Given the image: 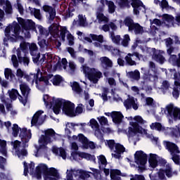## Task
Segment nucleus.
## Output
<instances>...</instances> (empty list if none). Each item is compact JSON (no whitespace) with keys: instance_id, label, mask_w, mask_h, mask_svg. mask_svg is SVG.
Wrapping results in <instances>:
<instances>
[{"instance_id":"nucleus-1","label":"nucleus","mask_w":180,"mask_h":180,"mask_svg":"<svg viewBox=\"0 0 180 180\" xmlns=\"http://www.w3.org/2000/svg\"><path fill=\"white\" fill-rule=\"evenodd\" d=\"M146 123L147 122L140 115H136L134 118L131 117L127 135L128 137H134L136 134H143V136H146L148 139H150L152 143L157 144L158 143V138L148 134V130L141 127L146 124Z\"/></svg>"},{"instance_id":"nucleus-2","label":"nucleus","mask_w":180,"mask_h":180,"mask_svg":"<svg viewBox=\"0 0 180 180\" xmlns=\"http://www.w3.org/2000/svg\"><path fill=\"white\" fill-rule=\"evenodd\" d=\"M4 126L6 127L8 132L12 134L13 137H18V134H19V131H20L19 136L22 143H29V140L32 139V131H30V129L26 128L20 129L19 125L17 124H13L12 126V123L10 121L5 122Z\"/></svg>"},{"instance_id":"nucleus-3","label":"nucleus","mask_w":180,"mask_h":180,"mask_svg":"<svg viewBox=\"0 0 180 180\" xmlns=\"http://www.w3.org/2000/svg\"><path fill=\"white\" fill-rule=\"evenodd\" d=\"M61 106H63V113L70 117H75V104L69 101L61 98H57L56 101V106L53 107V112L56 115H58L61 112Z\"/></svg>"},{"instance_id":"nucleus-4","label":"nucleus","mask_w":180,"mask_h":180,"mask_svg":"<svg viewBox=\"0 0 180 180\" xmlns=\"http://www.w3.org/2000/svg\"><path fill=\"white\" fill-rule=\"evenodd\" d=\"M90 37H91L92 40L95 42L93 43L94 47L97 49H101V51H109L113 56H117V54H120V51L112 45L103 44L105 41V38L103 35L100 34L97 35L95 34H90Z\"/></svg>"},{"instance_id":"nucleus-5","label":"nucleus","mask_w":180,"mask_h":180,"mask_svg":"<svg viewBox=\"0 0 180 180\" xmlns=\"http://www.w3.org/2000/svg\"><path fill=\"white\" fill-rule=\"evenodd\" d=\"M20 89L22 92V95L24 96V98L19 94V92L18 90L15 89H12L11 90L8 91V94L9 95V97L13 100L15 101V99L18 96V99L21 103L24 106L26 105V103H27V96H29V94H30V88H29V86L26 84V83H21L20 84Z\"/></svg>"},{"instance_id":"nucleus-6","label":"nucleus","mask_w":180,"mask_h":180,"mask_svg":"<svg viewBox=\"0 0 180 180\" xmlns=\"http://www.w3.org/2000/svg\"><path fill=\"white\" fill-rule=\"evenodd\" d=\"M81 68L83 74H84L85 77H86L92 84H98V82H99V79H101V78H103L102 72L96 68H89L86 65H83Z\"/></svg>"},{"instance_id":"nucleus-7","label":"nucleus","mask_w":180,"mask_h":180,"mask_svg":"<svg viewBox=\"0 0 180 180\" xmlns=\"http://www.w3.org/2000/svg\"><path fill=\"white\" fill-rule=\"evenodd\" d=\"M6 37L11 41H16L18 39H22L20 34V25L16 21L7 26L4 31Z\"/></svg>"},{"instance_id":"nucleus-8","label":"nucleus","mask_w":180,"mask_h":180,"mask_svg":"<svg viewBox=\"0 0 180 180\" xmlns=\"http://www.w3.org/2000/svg\"><path fill=\"white\" fill-rule=\"evenodd\" d=\"M116 2L120 8H125V6H129L131 4L135 15L140 13L139 11L141 8H143V11H146V6L140 0H116Z\"/></svg>"},{"instance_id":"nucleus-9","label":"nucleus","mask_w":180,"mask_h":180,"mask_svg":"<svg viewBox=\"0 0 180 180\" xmlns=\"http://www.w3.org/2000/svg\"><path fill=\"white\" fill-rule=\"evenodd\" d=\"M45 135H41L39 139V146H44L56 140V136H58L53 129H48L44 131Z\"/></svg>"},{"instance_id":"nucleus-10","label":"nucleus","mask_w":180,"mask_h":180,"mask_svg":"<svg viewBox=\"0 0 180 180\" xmlns=\"http://www.w3.org/2000/svg\"><path fill=\"white\" fill-rule=\"evenodd\" d=\"M163 144L166 148V150H168L169 153H170L172 155V159L175 162V164H179V155L176 154L180 153L179 148L176 144L169 142L168 141H165L163 142Z\"/></svg>"},{"instance_id":"nucleus-11","label":"nucleus","mask_w":180,"mask_h":180,"mask_svg":"<svg viewBox=\"0 0 180 180\" xmlns=\"http://www.w3.org/2000/svg\"><path fill=\"white\" fill-rule=\"evenodd\" d=\"M39 85H44V86L47 85H51L50 82L54 85H60L61 81H63V77L60 75L53 76L52 75H49L47 76H43L39 78Z\"/></svg>"},{"instance_id":"nucleus-12","label":"nucleus","mask_w":180,"mask_h":180,"mask_svg":"<svg viewBox=\"0 0 180 180\" xmlns=\"http://www.w3.org/2000/svg\"><path fill=\"white\" fill-rule=\"evenodd\" d=\"M11 146H13V148L15 149V154L20 160H23V158L27 155V150L25 149V146L22 142L19 141H12Z\"/></svg>"},{"instance_id":"nucleus-13","label":"nucleus","mask_w":180,"mask_h":180,"mask_svg":"<svg viewBox=\"0 0 180 180\" xmlns=\"http://www.w3.org/2000/svg\"><path fill=\"white\" fill-rule=\"evenodd\" d=\"M18 22L21 25L23 33H25V31L27 32V36L30 34L29 33L30 30H34L36 27V24L32 20L25 21L22 18H18Z\"/></svg>"},{"instance_id":"nucleus-14","label":"nucleus","mask_w":180,"mask_h":180,"mask_svg":"<svg viewBox=\"0 0 180 180\" xmlns=\"http://www.w3.org/2000/svg\"><path fill=\"white\" fill-rule=\"evenodd\" d=\"M60 37L62 40V41H65V37L68 41V44L69 46H74L75 44V37L74 35L71 34V32H70V31H68V29L67 28V27H60Z\"/></svg>"},{"instance_id":"nucleus-15","label":"nucleus","mask_w":180,"mask_h":180,"mask_svg":"<svg viewBox=\"0 0 180 180\" xmlns=\"http://www.w3.org/2000/svg\"><path fill=\"white\" fill-rule=\"evenodd\" d=\"M49 174V168L47 165L44 164H39L35 169L34 173L33 174V178L37 179H41V174L44 175V179L47 180V175Z\"/></svg>"},{"instance_id":"nucleus-16","label":"nucleus","mask_w":180,"mask_h":180,"mask_svg":"<svg viewBox=\"0 0 180 180\" xmlns=\"http://www.w3.org/2000/svg\"><path fill=\"white\" fill-rule=\"evenodd\" d=\"M134 161L139 168L144 167L147 164V154L144 153L143 150L136 151L134 154Z\"/></svg>"},{"instance_id":"nucleus-17","label":"nucleus","mask_w":180,"mask_h":180,"mask_svg":"<svg viewBox=\"0 0 180 180\" xmlns=\"http://www.w3.org/2000/svg\"><path fill=\"white\" fill-rule=\"evenodd\" d=\"M165 110L170 117L173 118L174 120H180V109L175 107L174 104L170 103L167 105Z\"/></svg>"},{"instance_id":"nucleus-18","label":"nucleus","mask_w":180,"mask_h":180,"mask_svg":"<svg viewBox=\"0 0 180 180\" xmlns=\"http://www.w3.org/2000/svg\"><path fill=\"white\" fill-rule=\"evenodd\" d=\"M167 178H171L173 175L174 176H176L178 175V171L174 170V172L172 171V168L171 167L168 166L167 167L166 169H160L158 172V178L160 180H167Z\"/></svg>"},{"instance_id":"nucleus-19","label":"nucleus","mask_w":180,"mask_h":180,"mask_svg":"<svg viewBox=\"0 0 180 180\" xmlns=\"http://www.w3.org/2000/svg\"><path fill=\"white\" fill-rule=\"evenodd\" d=\"M44 111L39 110L32 117L31 124L32 126H40L44 123L46 120L45 116L43 115Z\"/></svg>"},{"instance_id":"nucleus-20","label":"nucleus","mask_w":180,"mask_h":180,"mask_svg":"<svg viewBox=\"0 0 180 180\" xmlns=\"http://www.w3.org/2000/svg\"><path fill=\"white\" fill-rule=\"evenodd\" d=\"M142 56L139 52H134L132 53H127V55L125 56L124 60L125 63L128 65H137V62H136V60H140Z\"/></svg>"},{"instance_id":"nucleus-21","label":"nucleus","mask_w":180,"mask_h":180,"mask_svg":"<svg viewBox=\"0 0 180 180\" xmlns=\"http://www.w3.org/2000/svg\"><path fill=\"white\" fill-rule=\"evenodd\" d=\"M124 153H127L126 148L120 143H116L115 145V150L111 155L112 158H115V160H120V158H122V154Z\"/></svg>"},{"instance_id":"nucleus-22","label":"nucleus","mask_w":180,"mask_h":180,"mask_svg":"<svg viewBox=\"0 0 180 180\" xmlns=\"http://www.w3.org/2000/svg\"><path fill=\"white\" fill-rule=\"evenodd\" d=\"M42 9L44 12H46L49 14L48 20L49 22L51 23V22H53V20H54V19L56 18V8L49 5H44L42 6Z\"/></svg>"},{"instance_id":"nucleus-23","label":"nucleus","mask_w":180,"mask_h":180,"mask_svg":"<svg viewBox=\"0 0 180 180\" xmlns=\"http://www.w3.org/2000/svg\"><path fill=\"white\" fill-rule=\"evenodd\" d=\"M124 105L126 109H130V108H133L134 110H137V109H139L137 98H134V97H129V98L124 101Z\"/></svg>"},{"instance_id":"nucleus-24","label":"nucleus","mask_w":180,"mask_h":180,"mask_svg":"<svg viewBox=\"0 0 180 180\" xmlns=\"http://www.w3.org/2000/svg\"><path fill=\"white\" fill-rule=\"evenodd\" d=\"M162 18V26L165 27H172L174 26V18L168 14H163Z\"/></svg>"},{"instance_id":"nucleus-25","label":"nucleus","mask_w":180,"mask_h":180,"mask_svg":"<svg viewBox=\"0 0 180 180\" xmlns=\"http://www.w3.org/2000/svg\"><path fill=\"white\" fill-rule=\"evenodd\" d=\"M159 160L160 157H158L157 154L150 153L148 158L149 168H150V169L157 168V167H158Z\"/></svg>"},{"instance_id":"nucleus-26","label":"nucleus","mask_w":180,"mask_h":180,"mask_svg":"<svg viewBox=\"0 0 180 180\" xmlns=\"http://www.w3.org/2000/svg\"><path fill=\"white\" fill-rule=\"evenodd\" d=\"M100 64L103 68L108 70L113 67V61L107 56H102L99 58Z\"/></svg>"},{"instance_id":"nucleus-27","label":"nucleus","mask_w":180,"mask_h":180,"mask_svg":"<svg viewBox=\"0 0 180 180\" xmlns=\"http://www.w3.org/2000/svg\"><path fill=\"white\" fill-rule=\"evenodd\" d=\"M47 180H58L60 179V174L57 169L51 167L48 169Z\"/></svg>"},{"instance_id":"nucleus-28","label":"nucleus","mask_w":180,"mask_h":180,"mask_svg":"<svg viewBox=\"0 0 180 180\" xmlns=\"http://www.w3.org/2000/svg\"><path fill=\"white\" fill-rule=\"evenodd\" d=\"M129 32L134 33L135 34H143L144 33V27L139 23L134 22L132 26L129 28Z\"/></svg>"},{"instance_id":"nucleus-29","label":"nucleus","mask_w":180,"mask_h":180,"mask_svg":"<svg viewBox=\"0 0 180 180\" xmlns=\"http://www.w3.org/2000/svg\"><path fill=\"white\" fill-rule=\"evenodd\" d=\"M96 16L99 23H101V22H105V23H108V22H109V18L105 16V15L103 14V8L102 7H100L97 9Z\"/></svg>"},{"instance_id":"nucleus-30","label":"nucleus","mask_w":180,"mask_h":180,"mask_svg":"<svg viewBox=\"0 0 180 180\" xmlns=\"http://www.w3.org/2000/svg\"><path fill=\"white\" fill-rule=\"evenodd\" d=\"M52 153L58 157H61L63 160H67V152L63 148L53 147Z\"/></svg>"},{"instance_id":"nucleus-31","label":"nucleus","mask_w":180,"mask_h":180,"mask_svg":"<svg viewBox=\"0 0 180 180\" xmlns=\"http://www.w3.org/2000/svg\"><path fill=\"white\" fill-rule=\"evenodd\" d=\"M23 164L25 176H27V172H30V174L33 176V174H34V162H31L27 165L26 162H24Z\"/></svg>"},{"instance_id":"nucleus-32","label":"nucleus","mask_w":180,"mask_h":180,"mask_svg":"<svg viewBox=\"0 0 180 180\" xmlns=\"http://www.w3.org/2000/svg\"><path fill=\"white\" fill-rule=\"evenodd\" d=\"M165 52L164 51H158L153 55V58L160 64H164L165 63V58L164 57Z\"/></svg>"},{"instance_id":"nucleus-33","label":"nucleus","mask_w":180,"mask_h":180,"mask_svg":"<svg viewBox=\"0 0 180 180\" xmlns=\"http://www.w3.org/2000/svg\"><path fill=\"white\" fill-rule=\"evenodd\" d=\"M160 91L164 94H167V92H171V89L172 87L171 86V83L168 80H163L160 82V87L159 88Z\"/></svg>"},{"instance_id":"nucleus-34","label":"nucleus","mask_w":180,"mask_h":180,"mask_svg":"<svg viewBox=\"0 0 180 180\" xmlns=\"http://www.w3.org/2000/svg\"><path fill=\"white\" fill-rule=\"evenodd\" d=\"M111 117L112 119V122L116 124H119L122 123V120H123V114L120 112L113 111L112 112Z\"/></svg>"},{"instance_id":"nucleus-35","label":"nucleus","mask_w":180,"mask_h":180,"mask_svg":"<svg viewBox=\"0 0 180 180\" xmlns=\"http://www.w3.org/2000/svg\"><path fill=\"white\" fill-rule=\"evenodd\" d=\"M56 101L57 99L49 97V95L44 96V102L46 106H49L50 108L53 106V110H54V106H56Z\"/></svg>"},{"instance_id":"nucleus-36","label":"nucleus","mask_w":180,"mask_h":180,"mask_svg":"<svg viewBox=\"0 0 180 180\" xmlns=\"http://www.w3.org/2000/svg\"><path fill=\"white\" fill-rule=\"evenodd\" d=\"M70 150H71V157L73 160H77V158L78 157V144L77 143L73 142L70 143Z\"/></svg>"},{"instance_id":"nucleus-37","label":"nucleus","mask_w":180,"mask_h":180,"mask_svg":"<svg viewBox=\"0 0 180 180\" xmlns=\"http://www.w3.org/2000/svg\"><path fill=\"white\" fill-rule=\"evenodd\" d=\"M111 180H122L120 176H123L122 172L119 169H113L110 172Z\"/></svg>"},{"instance_id":"nucleus-38","label":"nucleus","mask_w":180,"mask_h":180,"mask_svg":"<svg viewBox=\"0 0 180 180\" xmlns=\"http://www.w3.org/2000/svg\"><path fill=\"white\" fill-rule=\"evenodd\" d=\"M3 5H6V6H4V9L6 13H12L13 9L12 4H11V1L8 0H0V6H2Z\"/></svg>"},{"instance_id":"nucleus-39","label":"nucleus","mask_w":180,"mask_h":180,"mask_svg":"<svg viewBox=\"0 0 180 180\" xmlns=\"http://www.w3.org/2000/svg\"><path fill=\"white\" fill-rule=\"evenodd\" d=\"M127 77L134 81H139L140 79V71L139 70H135L134 71H131L127 72Z\"/></svg>"},{"instance_id":"nucleus-40","label":"nucleus","mask_w":180,"mask_h":180,"mask_svg":"<svg viewBox=\"0 0 180 180\" xmlns=\"http://www.w3.org/2000/svg\"><path fill=\"white\" fill-rule=\"evenodd\" d=\"M179 91H180V82L179 80H176L174 82V85L173 86L172 96L175 98V99H178L179 98Z\"/></svg>"},{"instance_id":"nucleus-41","label":"nucleus","mask_w":180,"mask_h":180,"mask_svg":"<svg viewBox=\"0 0 180 180\" xmlns=\"http://www.w3.org/2000/svg\"><path fill=\"white\" fill-rule=\"evenodd\" d=\"M58 27L59 26L57 24H52L49 27V33L50 34H51V36H53V37H56V36H58V33L60 32V29Z\"/></svg>"},{"instance_id":"nucleus-42","label":"nucleus","mask_w":180,"mask_h":180,"mask_svg":"<svg viewBox=\"0 0 180 180\" xmlns=\"http://www.w3.org/2000/svg\"><path fill=\"white\" fill-rule=\"evenodd\" d=\"M30 14L33 15L34 16V18H36V19H38V20H41V13H40V9H37L36 8H32V7H29L28 8Z\"/></svg>"},{"instance_id":"nucleus-43","label":"nucleus","mask_w":180,"mask_h":180,"mask_svg":"<svg viewBox=\"0 0 180 180\" xmlns=\"http://www.w3.org/2000/svg\"><path fill=\"white\" fill-rule=\"evenodd\" d=\"M106 4L108 6V12L109 13H114L116 9V6H115V3L112 1H108V0H101V4Z\"/></svg>"},{"instance_id":"nucleus-44","label":"nucleus","mask_w":180,"mask_h":180,"mask_svg":"<svg viewBox=\"0 0 180 180\" xmlns=\"http://www.w3.org/2000/svg\"><path fill=\"white\" fill-rule=\"evenodd\" d=\"M78 137V141H79V143H82V148L86 150L88 149V146H86V143H88V139H86V137H85V136H84V134H79Z\"/></svg>"},{"instance_id":"nucleus-45","label":"nucleus","mask_w":180,"mask_h":180,"mask_svg":"<svg viewBox=\"0 0 180 180\" xmlns=\"http://www.w3.org/2000/svg\"><path fill=\"white\" fill-rule=\"evenodd\" d=\"M77 155L80 157V158H84V160H87V161H91L92 160H95L94 155L84 152H79Z\"/></svg>"},{"instance_id":"nucleus-46","label":"nucleus","mask_w":180,"mask_h":180,"mask_svg":"<svg viewBox=\"0 0 180 180\" xmlns=\"http://www.w3.org/2000/svg\"><path fill=\"white\" fill-rule=\"evenodd\" d=\"M84 112H85V106L83 105L82 103L78 104L75 109V116H78V115L84 113Z\"/></svg>"},{"instance_id":"nucleus-47","label":"nucleus","mask_w":180,"mask_h":180,"mask_svg":"<svg viewBox=\"0 0 180 180\" xmlns=\"http://www.w3.org/2000/svg\"><path fill=\"white\" fill-rule=\"evenodd\" d=\"M110 39L115 44L119 46L120 44V41H122V38L120 35H115L114 32L110 33Z\"/></svg>"},{"instance_id":"nucleus-48","label":"nucleus","mask_w":180,"mask_h":180,"mask_svg":"<svg viewBox=\"0 0 180 180\" xmlns=\"http://www.w3.org/2000/svg\"><path fill=\"white\" fill-rule=\"evenodd\" d=\"M151 130H158V131H161L164 130V127L160 122H153L150 125Z\"/></svg>"},{"instance_id":"nucleus-49","label":"nucleus","mask_w":180,"mask_h":180,"mask_svg":"<svg viewBox=\"0 0 180 180\" xmlns=\"http://www.w3.org/2000/svg\"><path fill=\"white\" fill-rule=\"evenodd\" d=\"M144 78L146 81H149L150 82H157V81H158V76L151 73L146 75Z\"/></svg>"},{"instance_id":"nucleus-50","label":"nucleus","mask_w":180,"mask_h":180,"mask_svg":"<svg viewBox=\"0 0 180 180\" xmlns=\"http://www.w3.org/2000/svg\"><path fill=\"white\" fill-rule=\"evenodd\" d=\"M98 164H99V167L101 168V167H102L103 168V167H106L107 164H108V161L106 160V158L103 155H101L98 157Z\"/></svg>"},{"instance_id":"nucleus-51","label":"nucleus","mask_w":180,"mask_h":180,"mask_svg":"<svg viewBox=\"0 0 180 180\" xmlns=\"http://www.w3.org/2000/svg\"><path fill=\"white\" fill-rule=\"evenodd\" d=\"M129 43H130V35L126 34L123 37L121 44L123 47H129Z\"/></svg>"},{"instance_id":"nucleus-52","label":"nucleus","mask_w":180,"mask_h":180,"mask_svg":"<svg viewBox=\"0 0 180 180\" xmlns=\"http://www.w3.org/2000/svg\"><path fill=\"white\" fill-rule=\"evenodd\" d=\"M78 22L80 26H86V25H88V22H86V17L82 14L78 15Z\"/></svg>"},{"instance_id":"nucleus-53","label":"nucleus","mask_w":180,"mask_h":180,"mask_svg":"<svg viewBox=\"0 0 180 180\" xmlns=\"http://www.w3.org/2000/svg\"><path fill=\"white\" fill-rule=\"evenodd\" d=\"M134 21L130 17H127L124 20V24L125 26H127L128 30H130V28L133 26V25H134Z\"/></svg>"},{"instance_id":"nucleus-54","label":"nucleus","mask_w":180,"mask_h":180,"mask_svg":"<svg viewBox=\"0 0 180 180\" xmlns=\"http://www.w3.org/2000/svg\"><path fill=\"white\" fill-rule=\"evenodd\" d=\"M18 58L20 61H22L24 65H29V63H30V59L27 56L21 57L20 53L18 52L17 53Z\"/></svg>"},{"instance_id":"nucleus-55","label":"nucleus","mask_w":180,"mask_h":180,"mask_svg":"<svg viewBox=\"0 0 180 180\" xmlns=\"http://www.w3.org/2000/svg\"><path fill=\"white\" fill-rule=\"evenodd\" d=\"M97 120L98 121L101 126H108V124H109V121L105 116H100L97 117Z\"/></svg>"},{"instance_id":"nucleus-56","label":"nucleus","mask_w":180,"mask_h":180,"mask_svg":"<svg viewBox=\"0 0 180 180\" xmlns=\"http://www.w3.org/2000/svg\"><path fill=\"white\" fill-rule=\"evenodd\" d=\"M15 75L18 79H22V78H25V75H26V72L21 68H18L15 72Z\"/></svg>"},{"instance_id":"nucleus-57","label":"nucleus","mask_w":180,"mask_h":180,"mask_svg":"<svg viewBox=\"0 0 180 180\" xmlns=\"http://www.w3.org/2000/svg\"><path fill=\"white\" fill-rule=\"evenodd\" d=\"M90 123V127L93 129V130H98L99 129V123H98V121L95 119H91L89 121Z\"/></svg>"},{"instance_id":"nucleus-58","label":"nucleus","mask_w":180,"mask_h":180,"mask_svg":"<svg viewBox=\"0 0 180 180\" xmlns=\"http://www.w3.org/2000/svg\"><path fill=\"white\" fill-rule=\"evenodd\" d=\"M29 49L32 56H36V54H37V45H36V44L32 43L30 44Z\"/></svg>"},{"instance_id":"nucleus-59","label":"nucleus","mask_w":180,"mask_h":180,"mask_svg":"<svg viewBox=\"0 0 180 180\" xmlns=\"http://www.w3.org/2000/svg\"><path fill=\"white\" fill-rule=\"evenodd\" d=\"M72 89L74 91V92H76V94H81V92H82V89H81L77 82H73Z\"/></svg>"},{"instance_id":"nucleus-60","label":"nucleus","mask_w":180,"mask_h":180,"mask_svg":"<svg viewBox=\"0 0 180 180\" xmlns=\"http://www.w3.org/2000/svg\"><path fill=\"white\" fill-rule=\"evenodd\" d=\"M91 171L93 172L94 176H95L97 180H102V177H101V172L94 167H90Z\"/></svg>"},{"instance_id":"nucleus-61","label":"nucleus","mask_w":180,"mask_h":180,"mask_svg":"<svg viewBox=\"0 0 180 180\" xmlns=\"http://www.w3.org/2000/svg\"><path fill=\"white\" fill-rule=\"evenodd\" d=\"M160 7L161 8L162 11H164V9H166V11H168V9L171 8V6H169V4H168V1L167 0H162L160 1Z\"/></svg>"},{"instance_id":"nucleus-62","label":"nucleus","mask_w":180,"mask_h":180,"mask_svg":"<svg viewBox=\"0 0 180 180\" xmlns=\"http://www.w3.org/2000/svg\"><path fill=\"white\" fill-rule=\"evenodd\" d=\"M0 154L4 155V157H8V150L6 149V142L4 145L0 146Z\"/></svg>"},{"instance_id":"nucleus-63","label":"nucleus","mask_w":180,"mask_h":180,"mask_svg":"<svg viewBox=\"0 0 180 180\" xmlns=\"http://www.w3.org/2000/svg\"><path fill=\"white\" fill-rule=\"evenodd\" d=\"M106 82L110 85V88H115L117 85L116 79L113 77H108L106 79Z\"/></svg>"},{"instance_id":"nucleus-64","label":"nucleus","mask_w":180,"mask_h":180,"mask_svg":"<svg viewBox=\"0 0 180 180\" xmlns=\"http://www.w3.org/2000/svg\"><path fill=\"white\" fill-rule=\"evenodd\" d=\"M105 146H108V147L111 150H115V146H116V143L113 139L106 140Z\"/></svg>"}]
</instances>
